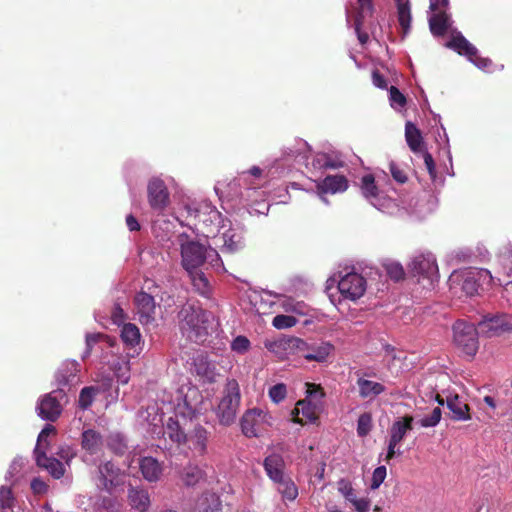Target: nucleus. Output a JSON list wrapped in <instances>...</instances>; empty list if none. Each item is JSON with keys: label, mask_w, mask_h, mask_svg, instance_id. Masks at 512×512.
Returning a JSON list of instances; mask_svg holds the SVG:
<instances>
[{"label": "nucleus", "mask_w": 512, "mask_h": 512, "mask_svg": "<svg viewBox=\"0 0 512 512\" xmlns=\"http://www.w3.org/2000/svg\"><path fill=\"white\" fill-rule=\"evenodd\" d=\"M65 399L66 393L62 388L45 394L38 402V415L44 420L55 422L62 413V401Z\"/></svg>", "instance_id": "0eeeda50"}, {"label": "nucleus", "mask_w": 512, "mask_h": 512, "mask_svg": "<svg viewBox=\"0 0 512 512\" xmlns=\"http://www.w3.org/2000/svg\"><path fill=\"white\" fill-rule=\"evenodd\" d=\"M104 439L101 433L95 429H86L81 434V447L90 455L101 451Z\"/></svg>", "instance_id": "f3484780"}, {"label": "nucleus", "mask_w": 512, "mask_h": 512, "mask_svg": "<svg viewBox=\"0 0 512 512\" xmlns=\"http://www.w3.org/2000/svg\"><path fill=\"white\" fill-rule=\"evenodd\" d=\"M47 450H40L34 452L37 466L46 469L55 479H60L65 469L61 461L54 457H48L46 455Z\"/></svg>", "instance_id": "dca6fc26"}, {"label": "nucleus", "mask_w": 512, "mask_h": 512, "mask_svg": "<svg viewBox=\"0 0 512 512\" xmlns=\"http://www.w3.org/2000/svg\"><path fill=\"white\" fill-rule=\"evenodd\" d=\"M387 475L385 466H378L372 475L371 488L377 489L385 480Z\"/></svg>", "instance_id": "603ef678"}, {"label": "nucleus", "mask_w": 512, "mask_h": 512, "mask_svg": "<svg viewBox=\"0 0 512 512\" xmlns=\"http://www.w3.org/2000/svg\"><path fill=\"white\" fill-rule=\"evenodd\" d=\"M55 433H56V428L51 424H47L42 429L40 434L38 435L37 444L34 449V452H39L40 450H47L48 446H49L47 438L49 435L55 434Z\"/></svg>", "instance_id": "58836bf2"}, {"label": "nucleus", "mask_w": 512, "mask_h": 512, "mask_svg": "<svg viewBox=\"0 0 512 512\" xmlns=\"http://www.w3.org/2000/svg\"><path fill=\"white\" fill-rule=\"evenodd\" d=\"M412 271L415 275L431 278L438 271V267L432 256L419 255L412 261Z\"/></svg>", "instance_id": "aec40b11"}, {"label": "nucleus", "mask_w": 512, "mask_h": 512, "mask_svg": "<svg viewBox=\"0 0 512 512\" xmlns=\"http://www.w3.org/2000/svg\"><path fill=\"white\" fill-rule=\"evenodd\" d=\"M96 389L94 387H84L79 395V407L83 410L89 408L93 402Z\"/></svg>", "instance_id": "37998d69"}, {"label": "nucleus", "mask_w": 512, "mask_h": 512, "mask_svg": "<svg viewBox=\"0 0 512 512\" xmlns=\"http://www.w3.org/2000/svg\"><path fill=\"white\" fill-rule=\"evenodd\" d=\"M134 304L143 325L150 324L155 320L156 303L153 296L141 291L135 295Z\"/></svg>", "instance_id": "ddd939ff"}, {"label": "nucleus", "mask_w": 512, "mask_h": 512, "mask_svg": "<svg viewBox=\"0 0 512 512\" xmlns=\"http://www.w3.org/2000/svg\"><path fill=\"white\" fill-rule=\"evenodd\" d=\"M405 138L412 152L417 153L422 150L423 137L420 130L412 122H407L405 125Z\"/></svg>", "instance_id": "c85d7f7f"}, {"label": "nucleus", "mask_w": 512, "mask_h": 512, "mask_svg": "<svg viewBox=\"0 0 512 512\" xmlns=\"http://www.w3.org/2000/svg\"><path fill=\"white\" fill-rule=\"evenodd\" d=\"M469 61H471L475 66L482 70H489L493 65L492 60H490L489 58L481 57L478 54V51L476 52L475 56H471Z\"/></svg>", "instance_id": "6e6d98bb"}, {"label": "nucleus", "mask_w": 512, "mask_h": 512, "mask_svg": "<svg viewBox=\"0 0 512 512\" xmlns=\"http://www.w3.org/2000/svg\"><path fill=\"white\" fill-rule=\"evenodd\" d=\"M274 347L289 353H301L308 361L325 362L333 352L334 346L329 342H323L316 346H309L304 340L298 337H290L274 343Z\"/></svg>", "instance_id": "7ed1b4c3"}, {"label": "nucleus", "mask_w": 512, "mask_h": 512, "mask_svg": "<svg viewBox=\"0 0 512 512\" xmlns=\"http://www.w3.org/2000/svg\"><path fill=\"white\" fill-rule=\"evenodd\" d=\"M31 489L33 490L34 493L36 494H43L47 491L48 489V486L47 484L41 480L40 478H34L32 481H31Z\"/></svg>", "instance_id": "0e129e2a"}, {"label": "nucleus", "mask_w": 512, "mask_h": 512, "mask_svg": "<svg viewBox=\"0 0 512 512\" xmlns=\"http://www.w3.org/2000/svg\"><path fill=\"white\" fill-rule=\"evenodd\" d=\"M121 339L127 346L135 347L141 339L139 328L132 323L124 324L121 330Z\"/></svg>", "instance_id": "72a5a7b5"}, {"label": "nucleus", "mask_w": 512, "mask_h": 512, "mask_svg": "<svg viewBox=\"0 0 512 512\" xmlns=\"http://www.w3.org/2000/svg\"><path fill=\"white\" fill-rule=\"evenodd\" d=\"M209 432L202 426L198 425L188 436L191 448L198 452L199 455H205L207 452Z\"/></svg>", "instance_id": "bb28decb"}, {"label": "nucleus", "mask_w": 512, "mask_h": 512, "mask_svg": "<svg viewBox=\"0 0 512 512\" xmlns=\"http://www.w3.org/2000/svg\"><path fill=\"white\" fill-rule=\"evenodd\" d=\"M78 364L69 362L64 364L56 373V382L59 386L72 385L77 377Z\"/></svg>", "instance_id": "cd10ccee"}, {"label": "nucleus", "mask_w": 512, "mask_h": 512, "mask_svg": "<svg viewBox=\"0 0 512 512\" xmlns=\"http://www.w3.org/2000/svg\"><path fill=\"white\" fill-rule=\"evenodd\" d=\"M356 384L359 397L362 399L373 400L386 391V387L382 383L368 380L364 377H358Z\"/></svg>", "instance_id": "6ab92c4d"}, {"label": "nucleus", "mask_w": 512, "mask_h": 512, "mask_svg": "<svg viewBox=\"0 0 512 512\" xmlns=\"http://www.w3.org/2000/svg\"><path fill=\"white\" fill-rule=\"evenodd\" d=\"M390 173L395 181L404 184L407 182L408 177L406 172L396 163L391 162L389 164Z\"/></svg>", "instance_id": "3c124183"}, {"label": "nucleus", "mask_w": 512, "mask_h": 512, "mask_svg": "<svg viewBox=\"0 0 512 512\" xmlns=\"http://www.w3.org/2000/svg\"><path fill=\"white\" fill-rule=\"evenodd\" d=\"M313 165L324 169H334L337 167L336 164H334L326 154L319 155L316 159H314Z\"/></svg>", "instance_id": "680f3d73"}, {"label": "nucleus", "mask_w": 512, "mask_h": 512, "mask_svg": "<svg viewBox=\"0 0 512 512\" xmlns=\"http://www.w3.org/2000/svg\"><path fill=\"white\" fill-rule=\"evenodd\" d=\"M268 394L272 402L278 404L286 398L287 387L284 383H278L269 389Z\"/></svg>", "instance_id": "c03bdc74"}, {"label": "nucleus", "mask_w": 512, "mask_h": 512, "mask_svg": "<svg viewBox=\"0 0 512 512\" xmlns=\"http://www.w3.org/2000/svg\"><path fill=\"white\" fill-rule=\"evenodd\" d=\"M358 9L355 15L372 16L374 12L373 0H357Z\"/></svg>", "instance_id": "5fc2aeb1"}, {"label": "nucleus", "mask_w": 512, "mask_h": 512, "mask_svg": "<svg viewBox=\"0 0 512 512\" xmlns=\"http://www.w3.org/2000/svg\"><path fill=\"white\" fill-rule=\"evenodd\" d=\"M350 503L354 506L357 512H368L371 505V501L369 498L358 499L357 497H355Z\"/></svg>", "instance_id": "bf43d9fd"}, {"label": "nucleus", "mask_w": 512, "mask_h": 512, "mask_svg": "<svg viewBox=\"0 0 512 512\" xmlns=\"http://www.w3.org/2000/svg\"><path fill=\"white\" fill-rule=\"evenodd\" d=\"M275 484H277V490L282 495L283 500L294 501L297 498L298 488L290 477L284 476Z\"/></svg>", "instance_id": "7c9ffc66"}, {"label": "nucleus", "mask_w": 512, "mask_h": 512, "mask_svg": "<svg viewBox=\"0 0 512 512\" xmlns=\"http://www.w3.org/2000/svg\"><path fill=\"white\" fill-rule=\"evenodd\" d=\"M147 195L149 205L153 210L163 211L169 205V191L165 182L160 178L150 179L147 185Z\"/></svg>", "instance_id": "9d476101"}, {"label": "nucleus", "mask_w": 512, "mask_h": 512, "mask_svg": "<svg viewBox=\"0 0 512 512\" xmlns=\"http://www.w3.org/2000/svg\"><path fill=\"white\" fill-rule=\"evenodd\" d=\"M182 333L194 342H203L208 334L209 313L193 305L183 306L179 312Z\"/></svg>", "instance_id": "f257e3e1"}, {"label": "nucleus", "mask_w": 512, "mask_h": 512, "mask_svg": "<svg viewBox=\"0 0 512 512\" xmlns=\"http://www.w3.org/2000/svg\"><path fill=\"white\" fill-rule=\"evenodd\" d=\"M413 420L414 419L411 415H405L401 420H397L392 424L390 432L403 440L406 433L412 430Z\"/></svg>", "instance_id": "c9c22d12"}, {"label": "nucleus", "mask_w": 512, "mask_h": 512, "mask_svg": "<svg viewBox=\"0 0 512 512\" xmlns=\"http://www.w3.org/2000/svg\"><path fill=\"white\" fill-rule=\"evenodd\" d=\"M361 190L366 198L376 197L378 195V188L373 175L367 174L362 177Z\"/></svg>", "instance_id": "e433bc0d"}, {"label": "nucleus", "mask_w": 512, "mask_h": 512, "mask_svg": "<svg viewBox=\"0 0 512 512\" xmlns=\"http://www.w3.org/2000/svg\"><path fill=\"white\" fill-rule=\"evenodd\" d=\"M108 446L114 453L120 455H122L127 449L124 439L119 434L110 437Z\"/></svg>", "instance_id": "8fccbe9b"}, {"label": "nucleus", "mask_w": 512, "mask_h": 512, "mask_svg": "<svg viewBox=\"0 0 512 512\" xmlns=\"http://www.w3.org/2000/svg\"><path fill=\"white\" fill-rule=\"evenodd\" d=\"M372 415L369 412L362 413L357 421V434L360 437L367 436L372 430Z\"/></svg>", "instance_id": "4c0bfd02"}, {"label": "nucleus", "mask_w": 512, "mask_h": 512, "mask_svg": "<svg viewBox=\"0 0 512 512\" xmlns=\"http://www.w3.org/2000/svg\"><path fill=\"white\" fill-rule=\"evenodd\" d=\"M203 477L204 472L196 465H187L181 474V479L186 486L196 485Z\"/></svg>", "instance_id": "f704fd0d"}, {"label": "nucleus", "mask_w": 512, "mask_h": 512, "mask_svg": "<svg viewBox=\"0 0 512 512\" xmlns=\"http://www.w3.org/2000/svg\"><path fill=\"white\" fill-rule=\"evenodd\" d=\"M165 434L177 445L184 444L188 440V436L180 427L179 422L174 421L172 418L169 419L166 425Z\"/></svg>", "instance_id": "2f4dec72"}, {"label": "nucleus", "mask_w": 512, "mask_h": 512, "mask_svg": "<svg viewBox=\"0 0 512 512\" xmlns=\"http://www.w3.org/2000/svg\"><path fill=\"white\" fill-rule=\"evenodd\" d=\"M384 268L388 276L395 281L403 280L405 277V271L401 264L396 262H389L384 264Z\"/></svg>", "instance_id": "ea45409f"}, {"label": "nucleus", "mask_w": 512, "mask_h": 512, "mask_svg": "<svg viewBox=\"0 0 512 512\" xmlns=\"http://www.w3.org/2000/svg\"><path fill=\"white\" fill-rule=\"evenodd\" d=\"M492 276L487 269L469 270L462 274L461 289L467 296L478 294L480 286L486 282L490 284Z\"/></svg>", "instance_id": "f8f14e48"}, {"label": "nucleus", "mask_w": 512, "mask_h": 512, "mask_svg": "<svg viewBox=\"0 0 512 512\" xmlns=\"http://www.w3.org/2000/svg\"><path fill=\"white\" fill-rule=\"evenodd\" d=\"M306 385L308 397L319 400L325 397V392L320 385L313 383H307Z\"/></svg>", "instance_id": "13d9d810"}, {"label": "nucleus", "mask_w": 512, "mask_h": 512, "mask_svg": "<svg viewBox=\"0 0 512 512\" xmlns=\"http://www.w3.org/2000/svg\"><path fill=\"white\" fill-rule=\"evenodd\" d=\"M241 400L240 387L235 379L228 380L223 392L216 415L219 423L224 426H230L234 423Z\"/></svg>", "instance_id": "20e7f679"}, {"label": "nucleus", "mask_w": 512, "mask_h": 512, "mask_svg": "<svg viewBox=\"0 0 512 512\" xmlns=\"http://www.w3.org/2000/svg\"><path fill=\"white\" fill-rule=\"evenodd\" d=\"M191 282L195 290L201 295H208L210 292L209 281L201 270L195 269L188 271Z\"/></svg>", "instance_id": "473e14b6"}, {"label": "nucleus", "mask_w": 512, "mask_h": 512, "mask_svg": "<svg viewBox=\"0 0 512 512\" xmlns=\"http://www.w3.org/2000/svg\"><path fill=\"white\" fill-rule=\"evenodd\" d=\"M348 188V181L343 175H328L317 185L320 193L343 192Z\"/></svg>", "instance_id": "393cba45"}, {"label": "nucleus", "mask_w": 512, "mask_h": 512, "mask_svg": "<svg viewBox=\"0 0 512 512\" xmlns=\"http://www.w3.org/2000/svg\"><path fill=\"white\" fill-rule=\"evenodd\" d=\"M57 455L69 465L70 461L75 457V452L70 446H61L57 451Z\"/></svg>", "instance_id": "e2e57ef3"}, {"label": "nucleus", "mask_w": 512, "mask_h": 512, "mask_svg": "<svg viewBox=\"0 0 512 512\" xmlns=\"http://www.w3.org/2000/svg\"><path fill=\"white\" fill-rule=\"evenodd\" d=\"M366 15H355L354 16V29L357 34V38L359 42L364 45L369 40V35L367 32L362 31V26L364 23V18Z\"/></svg>", "instance_id": "49530a36"}, {"label": "nucleus", "mask_w": 512, "mask_h": 512, "mask_svg": "<svg viewBox=\"0 0 512 512\" xmlns=\"http://www.w3.org/2000/svg\"><path fill=\"white\" fill-rule=\"evenodd\" d=\"M264 469L268 477L275 483L285 476L284 461L278 454H271L264 459Z\"/></svg>", "instance_id": "5701e85b"}, {"label": "nucleus", "mask_w": 512, "mask_h": 512, "mask_svg": "<svg viewBox=\"0 0 512 512\" xmlns=\"http://www.w3.org/2000/svg\"><path fill=\"white\" fill-rule=\"evenodd\" d=\"M449 49L456 51L461 56H466L468 60L475 56L477 48L472 45L461 33H457L445 44Z\"/></svg>", "instance_id": "b1692460"}, {"label": "nucleus", "mask_w": 512, "mask_h": 512, "mask_svg": "<svg viewBox=\"0 0 512 512\" xmlns=\"http://www.w3.org/2000/svg\"><path fill=\"white\" fill-rule=\"evenodd\" d=\"M128 500L132 508L146 512L150 507V495L146 489L131 487L128 490Z\"/></svg>", "instance_id": "a878e982"}, {"label": "nucleus", "mask_w": 512, "mask_h": 512, "mask_svg": "<svg viewBox=\"0 0 512 512\" xmlns=\"http://www.w3.org/2000/svg\"><path fill=\"white\" fill-rule=\"evenodd\" d=\"M451 26L450 16L445 10L434 11L429 18V28L436 37L444 36Z\"/></svg>", "instance_id": "4be33fe9"}, {"label": "nucleus", "mask_w": 512, "mask_h": 512, "mask_svg": "<svg viewBox=\"0 0 512 512\" xmlns=\"http://www.w3.org/2000/svg\"><path fill=\"white\" fill-rule=\"evenodd\" d=\"M502 297L510 304L512 305V281L506 283V285L503 287L502 291Z\"/></svg>", "instance_id": "774afa93"}, {"label": "nucleus", "mask_w": 512, "mask_h": 512, "mask_svg": "<svg viewBox=\"0 0 512 512\" xmlns=\"http://www.w3.org/2000/svg\"><path fill=\"white\" fill-rule=\"evenodd\" d=\"M94 479L98 489L112 493L121 484V469L112 461L101 462L97 466Z\"/></svg>", "instance_id": "6e6552de"}, {"label": "nucleus", "mask_w": 512, "mask_h": 512, "mask_svg": "<svg viewBox=\"0 0 512 512\" xmlns=\"http://www.w3.org/2000/svg\"><path fill=\"white\" fill-rule=\"evenodd\" d=\"M338 290L345 298L355 301L366 291V279L356 272L348 273L338 282Z\"/></svg>", "instance_id": "1a4fd4ad"}, {"label": "nucleus", "mask_w": 512, "mask_h": 512, "mask_svg": "<svg viewBox=\"0 0 512 512\" xmlns=\"http://www.w3.org/2000/svg\"><path fill=\"white\" fill-rule=\"evenodd\" d=\"M272 424V415L260 408L248 409L240 419L241 431L248 438L261 437Z\"/></svg>", "instance_id": "39448f33"}, {"label": "nucleus", "mask_w": 512, "mask_h": 512, "mask_svg": "<svg viewBox=\"0 0 512 512\" xmlns=\"http://www.w3.org/2000/svg\"><path fill=\"white\" fill-rule=\"evenodd\" d=\"M425 166L432 177H435V162L432 155L425 151L423 154Z\"/></svg>", "instance_id": "69168bd1"}, {"label": "nucleus", "mask_w": 512, "mask_h": 512, "mask_svg": "<svg viewBox=\"0 0 512 512\" xmlns=\"http://www.w3.org/2000/svg\"><path fill=\"white\" fill-rule=\"evenodd\" d=\"M182 265L187 271L209 264L218 267L221 261L215 249L207 248L196 241H187L181 245Z\"/></svg>", "instance_id": "f03ea898"}, {"label": "nucleus", "mask_w": 512, "mask_h": 512, "mask_svg": "<svg viewBox=\"0 0 512 512\" xmlns=\"http://www.w3.org/2000/svg\"><path fill=\"white\" fill-rule=\"evenodd\" d=\"M221 507L220 497L214 492L206 491L189 508H185L183 512H219Z\"/></svg>", "instance_id": "4468645a"}, {"label": "nucleus", "mask_w": 512, "mask_h": 512, "mask_svg": "<svg viewBox=\"0 0 512 512\" xmlns=\"http://www.w3.org/2000/svg\"><path fill=\"white\" fill-rule=\"evenodd\" d=\"M389 99L392 107H404L406 105V97L404 94L395 86H391L389 89Z\"/></svg>", "instance_id": "de8ad7c7"}, {"label": "nucleus", "mask_w": 512, "mask_h": 512, "mask_svg": "<svg viewBox=\"0 0 512 512\" xmlns=\"http://www.w3.org/2000/svg\"><path fill=\"white\" fill-rule=\"evenodd\" d=\"M338 492L345 498L346 501L351 502L355 497V490L351 482L347 479H340L337 482Z\"/></svg>", "instance_id": "a19ab883"}, {"label": "nucleus", "mask_w": 512, "mask_h": 512, "mask_svg": "<svg viewBox=\"0 0 512 512\" xmlns=\"http://www.w3.org/2000/svg\"><path fill=\"white\" fill-rule=\"evenodd\" d=\"M454 343L467 356L474 357L478 351V331L474 324L457 320L453 325Z\"/></svg>", "instance_id": "423d86ee"}, {"label": "nucleus", "mask_w": 512, "mask_h": 512, "mask_svg": "<svg viewBox=\"0 0 512 512\" xmlns=\"http://www.w3.org/2000/svg\"><path fill=\"white\" fill-rule=\"evenodd\" d=\"M402 441L398 436L390 432V439L388 443V450L386 455V461L389 462L397 454L395 448Z\"/></svg>", "instance_id": "4d7b16f0"}, {"label": "nucleus", "mask_w": 512, "mask_h": 512, "mask_svg": "<svg viewBox=\"0 0 512 512\" xmlns=\"http://www.w3.org/2000/svg\"><path fill=\"white\" fill-rule=\"evenodd\" d=\"M297 319L294 316L279 314L273 318L272 324L276 329H287L295 326Z\"/></svg>", "instance_id": "79ce46f5"}, {"label": "nucleus", "mask_w": 512, "mask_h": 512, "mask_svg": "<svg viewBox=\"0 0 512 512\" xmlns=\"http://www.w3.org/2000/svg\"><path fill=\"white\" fill-rule=\"evenodd\" d=\"M448 409L451 411V419L454 421H467L471 419L470 407L461 401L459 395L455 394L446 399Z\"/></svg>", "instance_id": "412c9836"}, {"label": "nucleus", "mask_w": 512, "mask_h": 512, "mask_svg": "<svg viewBox=\"0 0 512 512\" xmlns=\"http://www.w3.org/2000/svg\"><path fill=\"white\" fill-rule=\"evenodd\" d=\"M479 329L489 337L505 332H512V315L497 314L485 317L479 323Z\"/></svg>", "instance_id": "9b49d317"}, {"label": "nucleus", "mask_w": 512, "mask_h": 512, "mask_svg": "<svg viewBox=\"0 0 512 512\" xmlns=\"http://www.w3.org/2000/svg\"><path fill=\"white\" fill-rule=\"evenodd\" d=\"M293 422L301 425L318 420L317 407L309 400H299L292 411Z\"/></svg>", "instance_id": "2eb2a0df"}, {"label": "nucleus", "mask_w": 512, "mask_h": 512, "mask_svg": "<svg viewBox=\"0 0 512 512\" xmlns=\"http://www.w3.org/2000/svg\"><path fill=\"white\" fill-rule=\"evenodd\" d=\"M14 503V497L11 488L7 486L0 487V508H11Z\"/></svg>", "instance_id": "09e8293b"}, {"label": "nucleus", "mask_w": 512, "mask_h": 512, "mask_svg": "<svg viewBox=\"0 0 512 512\" xmlns=\"http://www.w3.org/2000/svg\"><path fill=\"white\" fill-rule=\"evenodd\" d=\"M139 468L144 479L149 482H157L163 473L162 464L151 456L141 458Z\"/></svg>", "instance_id": "a211bd4d"}, {"label": "nucleus", "mask_w": 512, "mask_h": 512, "mask_svg": "<svg viewBox=\"0 0 512 512\" xmlns=\"http://www.w3.org/2000/svg\"><path fill=\"white\" fill-rule=\"evenodd\" d=\"M232 350L238 353L246 352L250 347V341L245 336H237L232 342Z\"/></svg>", "instance_id": "864d4df0"}, {"label": "nucleus", "mask_w": 512, "mask_h": 512, "mask_svg": "<svg viewBox=\"0 0 512 512\" xmlns=\"http://www.w3.org/2000/svg\"><path fill=\"white\" fill-rule=\"evenodd\" d=\"M372 81L373 84L378 88L384 89L387 86L385 77L377 70L373 71L372 73Z\"/></svg>", "instance_id": "338daca9"}, {"label": "nucleus", "mask_w": 512, "mask_h": 512, "mask_svg": "<svg viewBox=\"0 0 512 512\" xmlns=\"http://www.w3.org/2000/svg\"><path fill=\"white\" fill-rule=\"evenodd\" d=\"M397 5V16H398V22L399 25L403 31V34L406 35L410 31L411 27V8L409 1H403V0H395Z\"/></svg>", "instance_id": "c756f323"}, {"label": "nucleus", "mask_w": 512, "mask_h": 512, "mask_svg": "<svg viewBox=\"0 0 512 512\" xmlns=\"http://www.w3.org/2000/svg\"><path fill=\"white\" fill-rule=\"evenodd\" d=\"M441 417H442L441 408L435 407L429 415L423 417L420 420V425L425 428L434 427L440 422Z\"/></svg>", "instance_id": "a18cd8bd"}, {"label": "nucleus", "mask_w": 512, "mask_h": 512, "mask_svg": "<svg viewBox=\"0 0 512 512\" xmlns=\"http://www.w3.org/2000/svg\"><path fill=\"white\" fill-rule=\"evenodd\" d=\"M100 341H109V337L107 335H104L102 333H93V334H88L86 336V345H87V348H88V352H90L91 348L93 347L94 344L100 342Z\"/></svg>", "instance_id": "052dcab7"}]
</instances>
